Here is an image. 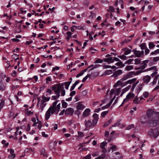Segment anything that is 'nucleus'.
Returning <instances> with one entry per match:
<instances>
[{
  "label": "nucleus",
  "instance_id": "nucleus-1",
  "mask_svg": "<svg viewBox=\"0 0 159 159\" xmlns=\"http://www.w3.org/2000/svg\"><path fill=\"white\" fill-rule=\"evenodd\" d=\"M146 116L148 118V123L153 125L157 124L159 122V112H154L153 110L148 109L147 111Z\"/></svg>",
  "mask_w": 159,
  "mask_h": 159
},
{
  "label": "nucleus",
  "instance_id": "nucleus-2",
  "mask_svg": "<svg viewBox=\"0 0 159 159\" xmlns=\"http://www.w3.org/2000/svg\"><path fill=\"white\" fill-rule=\"evenodd\" d=\"M37 99L38 100L37 106L40 110L42 111L46 106V102L49 101L50 98H47L43 96H42L41 98H38Z\"/></svg>",
  "mask_w": 159,
  "mask_h": 159
},
{
  "label": "nucleus",
  "instance_id": "nucleus-3",
  "mask_svg": "<svg viewBox=\"0 0 159 159\" xmlns=\"http://www.w3.org/2000/svg\"><path fill=\"white\" fill-rule=\"evenodd\" d=\"M58 102V101L56 100L54 102L50 107H51V110L52 111V114L55 113L57 114L59 111L60 109L61 103H59L57 104Z\"/></svg>",
  "mask_w": 159,
  "mask_h": 159
},
{
  "label": "nucleus",
  "instance_id": "nucleus-4",
  "mask_svg": "<svg viewBox=\"0 0 159 159\" xmlns=\"http://www.w3.org/2000/svg\"><path fill=\"white\" fill-rule=\"evenodd\" d=\"M135 96V94L134 93L131 92H129L126 96V98L123 100L120 106L124 105L125 103H127L129 101L132 100L134 98Z\"/></svg>",
  "mask_w": 159,
  "mask_h": 159
},
{
  "label": "nucleus",
  "instance_id": "nucleus-5",
  "mask_svg": "<svg viewBox=\"0 0 159 159\" xmlns=\"http://www.w3.org/2000/svg\"><path fill=\"white\" fill-rule=\"evenodd\" d=\"M136 85V84L134 83L132 84V86L129 85L125 88L122 89L120 96H122L125 93L128 91L130 89H131V91H133Z\"/></svg>",
  "mask_w": 159,
  "mask_h": 159
},
{
  "label": "nucleus",
  "instance_id": "nucleus-6",
  "mask_svg": "<svg viewBox=\"0 0 159 159\" xmlns=\"http://www.w3.org/2000/svg\"><path fill=\"white\" fill-rule=\"evenodd\" d=\"M148 135L150 136L156 138L159 135V132L158 129H152L148 133Z\"/></svg>",
  "mask_w": 159,
  "mask_h": 159
},
{
  "label": "nucleus",
  "instance_id": "nucleus-7",
  "mask_svg": "<svg viewBox=\"0 0 159 159\" xmlns=\"http://www.w3.org/2000/svg\"><path fill=\"white\" fill-rule=\"evenodd\" d=\"M54 89L56 91L59 92V94L61 93V96H64L66 94L65 90L63 87H61L60 84H57L56 85Z\"/></svg>",
  "mask_w": 159,
  "mask_h": 159
},
{
  "label": "nucleus",
  "instance_id": "nucleus-8",
  "mask_svg": "<svg viewBox=\"0 0 159 159\" xmlns=\"http://www.w3.org/2000/svg\"><path fill=\"white\" fill-rule=\"evenodd\" d=\"M152 77H153V81L151 83V84L152 85H154L157 82V80L159 77V74L157 71H155L152 73L151 75Z\"/></svg>",
  "mask_w": 159,
  "mask_h": 159
},
{
  "label": "nucleus",
  "instance_id": "nucleus-9",
  "mask_svg": "<svg viewBox=\"0 0 159 159\" xmlns=\"http://www.w3.org/2000/svg\"><path fill=\"white\" fill-rule=\"evenodd\" d=\"M37 122L36 123H34L32 126L33 127H34L35 129H38L40 130L42 127L41 122L39 120L38 117L36 116Z\"/></svg>",
  "mask_w": 159,
  "mask_h": 159
},
{
  "label": "nucleus",
  "instance_id": "nucleus-10",
  "mask_svg": "<svg viewBox=\"0 0 159 159\" xmlns=\"http://www.w3.org/2000/svg\"><path fill=\"white\" fill-rule=\"evenodd\" d=\"M148 119L146 116H143L139 118V121L142 124L148 123Z\"/></svg>",
  "mask_w": 159,
  "mask_h": 159
},
{
  "label": "nucleus",
  "instance_id": "nucleus-11",
  "mask_svg": "<svg viewBox=\"0 0 159 159\" xmlns=\"http://www.w3.org/2000/svg\"><path fill=\"white\" fill-rule=\"evenodd\" d=\"M91 110L90 109L87 108L82 113V118H85L90 115Z\"/></svg>",
  "mask_w": 159,
  "mask_h": 159
},
{
  "label": "nucleus",
  "instance_id": "nucleus-12",
  "mask_svg": "<svg viewBox=\"0 0 159 159\" xmlns=\"http://www.w3.org/2000/svg\"><path fill=\"white\" fill-rule=\"evenodd\" d=\"M119 86H120L121 87L125 86V82H123L120 80L118 81L114 85V88H117Z\"/></svg>",
  "mask_w": 159,
  "mask_h": 159
},
{
  "label": "nucleus",
  "instance_id": "nucleus-13",
  "mask_svg": "<svg viewBox=\"0 0 159 159\" xmlns=\"http://www.w3.org/2000/svg\"><path fill=\"white\" fill-rule=\"evenodd\" d=\"M86 107L81 102H78L76 106V108L78 110H82Z\"/></svg>",
  "mask_w": 159,
  "mask_h": 159
},
{
  "label": "nucleus",
  "instance_id": "nucleus-14",
  "mask_svg": "<svg viewBox=\"0 0 159 159\" xmlns=\"http://www.w3.org/2000/svg\"><path fill=\"white\" fill-rule=\"evenodd\" d=\"M51 109V107H49L47 111L45 114V119L46 120H48L50 117L51 115L53 114L52 113V111Z\"/></svg>",
  "mask_w": 159,
  "mask_h": 159
},
{
  "label": "nucleus",
  "instance_id": "nucleus-15",
  "mask_svg": "<svg viewBox=\"0 0 159 159\" xmlns=\"http://www.w3.org/2000/svg\"><path fill=\"white\" fill-rule=\"evenodd\" d=\"M97 124H94L93 121H91L90 120H88L86 122L85 125L87 128H89L93 127L95 126Z\"/></svg>",
  "mask_w": 159,
  "mask_h": 159
},
{
  "label": "nucleus",
  "instance_id": "nucleus-16",
  "mask_svg": "<svg viewBox=\"0 0 159 159\" xmlns=\"http://www.w3.org/2000/svg\"><path fill=\"white\" fill-rule=\"evenodd\" d=\"M74 112V110L71 108H67L65 111V114L67 115H72Z\"/></svg>",
  "mask_w": 159,
  "mask_h": 159
},
{
  "label": "nucleus",
  "instance_id": "nucleus-17",
  "mask_svg": "<svg viewBox=\"0 0 159 159\" xmlns=\"http://www.w3.org/2000/svg\"><path fill=\"white\" fill-rule=\"evenodd\" d=\"M137 81V79L133 78L132 79L129 80L125 82V86L128 84H132L134 83Z\"/></svg>",
  "mask_w": 159,
  "mask_h": 159
},
{
  "label": "nucleus",
  "instance_id": "nucleus-18",
  "mask_svg": "<svg viewBox=\"0 0 159 159\" xmlns=\"http://www.w3.org/2000/svg\"><path fill=\"white\" fill-rule=\"evenodd\" d=\"M151 79L150 76L147 75L143 77V80L144 83L146 84H148Z\"/></svg>",
  "mask_w": 159,
  "mask_h": 159
},
{
  "label": "nucleus",
  "instance_id": "nucleus-19",
  "mask_svg": "<svg viewBox=\"0 0 159 159\" xmlns=\"http://www.w3.org/2000/svg\"><path fill=\"white\" fill-rule=\"evenodd\" d=\"M122 73V70H119L116 71L111 76L115 78L121 75Z\"/></svg>",
  "mask_w": 159,
  "mask_h": 159
},
{
  "label": "nucleus",
  "instance_id": "nucleus-20",
  "mask_svg": "<svg viewBox=\"0 0 159 159\" xmlns=\"http://www.w3.org/2000/svg\"><path fill=\"white\" fill-rule=\"evenodd\" d=\"M93 117L94 119L92 120L93 121L94 124H97L98 119V115L96 113H94L93 115Z\"/></svg>",
  "mask_w": 159,
  "mask_h": 159
},
{
  "label": "nucleus",
  "instance_id": "nucleus-21",
  "mask_svg": "<svg viewBox=\"0 0 159 159\" xmlns=\"http://www.w3.org/2000/svg\"><path fill=\"white\" fill-rule=\"evenodd\" d=\"M113 58L112 57H110L109 58H105L104 59V61L107 62L108 63H111L113 62Z\"/></svg>",
  "mask_w": 159,
  "mask_h": 159
},
{
  "label": "nucleus",
  "instance_id": "nucleus-22",
  "mask_svg": "<svg viewBox=\"0 0 159 159\" xmlns=\"http://www.w3.org/2000/svg\"><path fill=\"white\" fill-rule=\"evenodd\" d=\"M54 92L56 93V95L52 96V98L53 100L58 98L60 96V95L59 94V92L58 91H56L55 89Z\"/></svg>",
  "mask_w": 159,
  "mask_h": 159
},
{
  "label": "nucleus",
  "instance_id": "nucleus-23",
  "mask_svg": "<svg viewBox=\"0 0 159 159\" xmlns=\"http://www.w3.org/2000/svg\"><path fill=\"white\" fill-rule=\"evenodd\" d=\"M149 62L148 60H146L144 61L142 64L141 66V68L143 69L145 68L147 65V63Z\"/></svg>",
  "mask_w": 159,
  "mask_h": 159
},
{
  "label": "nucleus",
  "instance_id": "nucleus-24",
  "mask_svg": "<svg viewBox=\"0 0 159 159\" xmlns=\"http://www.w3.org/2000/svg\"><path fill=\"white\" fill-rule=\"evenodd\" d=\"M25 113L27 116H30L34 114L33 112L29 110L28 108L25 109Z\"/></svg>",
  "mask_w": 159,
  "mask_h": 159
},
{
  "label": "nucleus",
  "instance_id": "nucleus-25",
  "mask_svg": "<svg viewBox=\"0 0 159 159\" xmlns=\"http://www.w3.org/2000/svg\"><path fill=\"white\" fill-rule=\"evenodd\" d=\"M132 51L134 52V54L137 57H140L142 54L140 51L135 50H133Z\"/></svg>",
  "mask_w": 159,
  "mask_h": 159
},
{
  "label": "nucleus",
  "instance_id": "nucleus-26",
  "mask_svg": "<svg viewBox=\"0 0 159 159\" xmlns=\"http://www.w3.org/2000/svg\"><path fill=\"white\" fill-rule=\"evenodd\" d=\"M134 68V66L132 65L126 66L125 68V70L126 71L130 70Z\"/></svg>",
  "mask_w": 159,
  "mask_h": 159
},
{
  "label": "nucleus",
  "instance_id": "nucleus-27",
  "mask_svg": "<svg viewBox=\"0 0 159 159\" xmlns=\"http://www.w3.org/2000/svg\"><path fill=\"white\" fill-rule=\"evenodd\" d=\"M133 102L134 104H138L140 102L139 98L137 97V96H136L133 100Z\"/></svg>",
  "mask_w": 159,
  "mask_h": 159
},
{
  "label": "nucleus",
  "instance_id": "nucleus-28",
  "mask_svg": "<svg viewBox=\"0 0 159 159\" xmlns=\"http://www.w3.org/2000/svg\"><path fill=\"white\" fill-rule=\"evenodd\" d=\"M115 95L116 96L120 94V93H121V88H119L118 89H115ZM121 93H120L121 94Z\"/></svg>",
  "mask_w": 159,
  "mask_h": 159
},
{
  "label": "nucleus",
  "instance_id": "nucleus-29",
  "mask_svg": "<svg viewBox=\"0 0 159 159\" xmlns=\"http://www.w3.org/2000/svg\"><path fill=\"white\" fill-rule=\"evenodd\" d=\"M129 78L132 77L134 75H135L134 71H130L126 74Z\"/></svg>",
  "mask_w": 159,
  "mask_h": 159
},
{
  "label": "nucleus",
  "instance_id": "nucleus-30",
  "mask_svg": "<svg viewBox=\"0 0 159 159\" xmlns=\"http://www.w3.org/2000/svg\"><path fill=\"white\" fill-rule=\"evenodd\" d=\"M124 50L125 51L124 54L125 55L129 54L131 52V50L127 48H124Z\"/></svg>",
  "mask_w": 159,
  "mask_h": 159
},
{
  "label": "nucleus",
  "instance_id": "nucleus-31",
  "mask_svg": "<svg viewBox=\"0 0 159 159\" xmlns=\"http://www.w3.org/2000/svg\"><path fill=\"white\" fill-rule=\"evenodd\" d=\"M78 136L77 139H80V138L83 137L84 136V133L81 132H78Z\"/></svg>",
  "mask_w": 159,
  "mask_h": 159
},
{
  "label": "nucleus",
  "instance_id": "nucleus-32",
  "mask_svg": "<svg viewBox=\"0 0 159 159\" xmlns=\"http://www.w3.org/2000/svg\"><path fill=\"white\" fill-rule=\"evenodd\" d=\"M18 133L19 135L21 134L22 133L21 130H20V129L18 127L16 128V131L15 132V135L16 136L18 135Z\"/></svg>",
  "mask_w": 159,
  "mask_h": 159
},
{
  "label": "nucleus",
  "instance_id": "nucleus-33",
  "mask_svg": "<svg viewBox=\"0 0 159 159\" xmlns=\"http://www.w3.org/2000/svg\"><path fill=\"white\" fill-rule=\"evenodd\" d=\"M159 54V49H157L150 53V55L155 56Z\"/></svg>",
  "mask_w": 159,
  "mask_h": 159
},
{
  "label": "nucleus",
  "instance_id": "nucleus-34",
  "mask_svg": "<svg viewBox=\"0 0 159 159\" xmlns=\"http://www.w3.org/2000/svg\"><path fill=\"white\" fill-rule=\"evenodd\" d=\"M41 154L45 157L47 156V153L46 152L45 149L44 148L42 149L41 151Z\"/></svg>",
  "mask_w": 159,
  "mask_h": 159
},
{
  "label": "nucleus",
  "instance_id": "nucleus-35",
  "mask_svg": "<svg viewBox=\"0 0 159 159\" xmlns=\"http://www.w3.org/2000/svg\"><path fill=\"white\" fill-rule=\"evenodd\" d=\"M116 65L119 66V67L121 68L122 67H124L125 66V64H123L122 62H117Z\"/></svg>",
  "mask_w": 159,
  "mask_h": 159
},
{
  "label": "nucleus",
  "instance_id": "nucleus-36",
  "mask_svg": "<svg viewBox=\"0 0 159 159\" xmlns=\"http://www.w3.org/2000/svg\"><path fill=\"white\" fill-rule=\"evenodd\" d=\"M55 87V86L51 87L50 89H48L47 90V92L49 93L50 94H52V90H54V88Z\"/></svg>",
  "mask_w": 159,
  "mask_h": 159
},
{
  "label": "nucleus",
  "instance_id": "nucleus-37",
  "mask_svg": "<svg viewBox=\"0 0 159 159\" xmlns=\"http://www.w3.org/2000/svg\"><path fill=\"white\" fill-rule=\"evenodd\" d=\"M149 95V93L148 92L145 91L143 93L142 96L144 98H147L148 97Z\"/></svg>",
  "mask_w": 159,
  "mask_h": 159
},
{
  "label": "nucleus",
  "instance_id": "nucleus-38",
  "mask_svg": "<svg viewBox=\"0 0 159 159\" xmlns=\"http://www.w3.org/2000/svg\"><path fill=\"white\" fill-rule=\"evenodd\" d=\"M67 39L69 40L71 37L72 35V33L70 31L67 32L66 33Z\"/></svg>",
  "mask_w": 159,
  "mask_h": 159
},
{
  "label": "nucleus",
  "instance_id": "nucleus-39",
  "mask_svg": "<svg viewBox=\"0 0 159 159\" xmlns=\"http://www.w3.org/2000/svg\"><path fill=\"white\" fill-rule=\"evenodd\" d=\"M111 103H112V102H110L108 104H107L106 106H104L102 107L101 108L102 109V110H104L105 109H106V108H108V107H109L110 106L111 104Z\"/></svg>",
  "mask_w": 159,
  "mask_h": 159
},
{
  "label": "nucleus",
  "instance_id": "nucleus-40",
  "mask_svg": "<svg viewBox=\"0 0 159 159\" xmlns=\"http://www.w3.org/2000/svg\"><path fill=\"white\" fill-rule=\"evenodd\" d=\"M113 73L112 70H108L106 71L104 73V74L105 75H109Z\"/></svg>",
  "mask_w": 159,
  "mask_h": 159
},
{
  "label": "nucleus",
  "instance_id": "nucleus-41",
  "mask_svg": "<svg viewBox=\"0 0 159 159\" xmlns=\"http://www.w3.org/2000/svg\"><path fill=\"white\" fill-rule=\"evenodd\" d=\"M149 48L150 49H152L154 48L155 46V45L152 42H149L148 44Z\"/></svg>",
  "mask_w": 159,
  "mask_h": 159
},
{
  "label": "nucleus",
  "instance_id": "nucleus-42",
  "mask_svg": "<svg viewBox=\"0 0 159 159\" xmlns=\"http://www.w3.org/2000/svg\"><path fill=\"white\" fill-rule=\"evenodd\" d=\"M129 79L127 75L124 76L120 80L123 82L125 80H126L127 79Z\"/></svg>",
  "mask_w": 159,
  "mask_h": 159
},
{
  "label": "nucleus",
  "instance_id": "nucleus-43",
  "mask_svg": "<svg viewBox=\"0 0 159 159\" xmlns=\"http://www.w3.org/2000/svg\"><path fill=\"white\" fill-rule=\"evenodd\" d=\"M134 64L136 65L139 64L140 63L141 61L140 60L139 58H136L134 60Z\"/></svg>",
  "mask_w": 159,
  "mask_h": 159
},
{
  "label": "nucleus",
  "instance_id": "nucleus-44",
  "mask_svg": "<svg viewBox=\"0 0 159 159\" xmlns=\"http://www.w3.org/2000/svg\"><path fill=\"white\" fill-rule=\"evenodd\" d=\"M134 59H129L126 61L125 63V64H129L132 63V62L133 61Z\"/></svg>",
  "mask_w": 159,
  "mask_h": 159
},
{
  "label": "nucleus",
  "instance_id": "nucleus-45",
  "mask_svg": "<svg viewBox=\"0 0 159 159\" xmlns=\"http://www.w3.org/2000/svg\"><path fill=\"white\" fill-rule=\"evenodd\" d=\"M115 89H112L110 92V98L111 97V96L115 94Z\"/></svg>",
  "mask_w": 159,
  "mask_h": 159
},
{
  "label": "nucleus",
  "instance_id": "nucleus-46",
  "mask_svg": "<svg viewBox=\"0 0 159 159\" xmlns=\"http://www.w3.org/2000/svg\"><path fill=\"white\" fill-rule=\"evenodd\" d=\"M90 76V74H88L85 77H84L82 80L83 82H85L87 79Z\"/></svg>",
  "mask_w": 159,
  "mask_h": 159
},
{
  "label": "nucleus",
  "instance_id": "nucleus-47",
  "mask_svg": "<svg viewBox=\"0 0 159 159\" xmlns=\"http://www.w3.org/2000/svg\"><path fill=\"white\" fill-rule=\"evenodd\" d=\"M118 57L119 58L123 60H126L127 59V57L124 55L120 56Z\"/></svg>",
  "mask_w": 159,
  "mask_h": 159
},
{
  "label": "nucleus",
  "instance_id": "nucleus-48",
  "mask_svg": "<svg viewBox=\"0 0 159 159\" xmlns=\"http://www.w3.org/2000/svg\"><path fill=\"white\" fill-rule=\"evenodd\" d=\"M134 124H131L127 127L126 129L130 130L131 129L134 128Z\"/></svg>",
  "mask_w": 159,
  "mask_h": 159
},
{
  "label": "nucleus",
  "instance_id": "nucleus-49",
  "mask_svg": "<svg viewBox=\"0 0 159 159\" xmlns=\"http://www.w3.org/2000/svg\"><path fill=\"white\" fill-rule=\"evenodd\" d=\"M108 113V111H104L101 113V116L102 117H104Z\"/></svg>",
  "mask_w": 159,
  "mask_h": 159
},
{
  "label": "nucleus",
  "instance_id": "nucleus-50",
  "mask_svg": "<svg viewBox=\"0 0 159 159\" xmlns=\"http://www.w3.org/2000/svg\"><path fill=\"white\" fill-rule=\"evenodd\" d=\"M62 105L63 107L66 108L68 106V104L65 102H62Z\"/></svg>",
  "mask_w": 159,
  "mask_h": 159
},
{
  "label": "nucleus",
  "instance_id": "nucleus-51",
  "mask_svg": "<svg viewBox=\"0 0 159 159\" xmlns=\"http://www.w3.org/2000/svg\"><path fill=\"white\" fill-rule=\"evenodd\" d=\"M5 89V86L2 84H0V91H3Z\"/></svg>",
  "mask_w": 159,
  "mask_h": 159
},
{
  "label": "nucleus",
  "instance_id": "nucleus-52",
  "mask_svg": "<svg viewBox=\"0 0 159 159\" xmlns=\"http://www.w3.org/2000/svg\"><path fill=\"white\" fill-rule=\"evenodd\" d=\"M106 142L105 141H104V142H102V143H101V144L100 145V147L102 148H104L106 145Z\"/></svg>",
  "mask_w": 159,
  "mask_h": 159
},
{
  "label": "nucleus",
  "instance_id": "nucleus-53",
  "mask_svg": "<svg viewBox=\"0 0 159 159\" xmlns=\"http://www.w3.org/2000/svg\"><path fill=\"white\" fill-rule=\"evenodd\" d=\"M10 155H11L12 156H13V157H15V155L14 154V151L13 149H11L10 150Z\"/></svg>",
  "mask_w": 159,
  "mask_h": 159
},
{
  "label": "nucleus",
  "instance_id": "nucleus-54",
  "mask_svg": "<svg viewBox=\"0 0 159 159\" xmlns=\"http://www.w3.org/2000/svg\"><path fill=\"white\" fill-rule=\"evenodd\" d=\"M12 57V58L15 60H17L19 59L18 56L16 54H14Z\"/></svg>",
  "mask_w": 159,
  "mask_h": 159
},
{
  "label": "nucleus",
  "instance_id": "nucleus-55",
  "mask_svg": "<svg viewBox=\"0 0 159 159\" xmlns=\"http://www.w3.org/2000/svg\"><path fill=\"white\" fill-rule=\"evenodd\" d=\"M91 14L89 16V18L93 19L96 17L95 13L91 12Z\"/></svg>",
  "mask_w": 159,
  "mask_h": 159
},
{
  "label": "nucleus",
  "instance_id": "nucleus-56",
  "mask_svg": "<svg viewBox=\"0 0 159 159\" xmlns=\"http://www.w3.org/2000/svg\"><path fill=\"white\" fill-rule=\"evenodd\" d=\"M153 61L155 62H157L159 61V57H156L153 58Z\"/></svg>",
  "mask_w": 159,
  "mask_h": 159
},
{
  "label": "nucleus",
  "instance_id": "nucleus-57",
  "mask_svg": "<svg viewBox=\"0 0 159 159\" xmlns=\"http://www.w3.org/2000/svg\"><path fill=\"white\" fill-rule=\"evenodd\" d=\"M20 11L21 14H25L27 12L26 10H24L22 8H21L20 9Z\"/></svg>",
  "mask_w": 159,
  "mask_h": 159
},
{
  "label": "nucleus",
  "instance_id": "nucleus-58",
  "mask_svg": "<svg viewBox=\"0 0 159 159\" xmlns=\"http://www.w3.org/2000/svg\"><path fill=\"white\" fill-rule=\"evenodd\" d=\"M51 78L50 77L48 76L46 78V82L47 83H48V82H50L51 81Z\"/></svg>",
  "mask_w": 159,
  "mask_h": 159
},
{
  "label": "nucleus",
  "instance_id": "nucleus-59",
  "mask_svg": "<svg viewBox=\"0 0 159 159\" xmlns=\"http://www.w3.org/2000/svg\"><path fill=\"white\" fill-rule=\"evenodd\" d=\"M103 60L102 59H97L95 62V63H102L103 62Z\"/></svg>",
  "mask_w": 159,
  "mask_h": 159
},
{
  "label": "nucleus",
  "instance_id": "nucleus-60",
  "mask_svg": "<svg viewBox=\"0 0 159 159\" xmlns=\"http://www.w3.org/2000/svg\"><path fill=\"white\" fill-rule=\"evenodd\" d=\"M84 73H83V71H82L79 74H78L76 76V78H78L80 76H81L83 75V74Z\"/></svg>",
  "mask_w": 159,
  "mask_h": 159
},
{
  "label": "nucleus",
  "instance_id": "nucleus-61",
  "mask_svg": "<svg viewBox=\"0 0 159 159\" xmlns=\"http://www.w3.org/2000/svg\"><path fill=\"white\" fill-rule=\"evenodd\" d=\"M114 7L111 6H110L109 7V9L108 10V11H111V12H113L114 11Z\"/></svg>",
  "mask_w": 159,
  "mask_h": 159
},
{
  "label": "nucleus",
  "instance_id": "nucleus-62",
  "mask_svg": "<svg viewBox=\"0 0 159 159\" xmlns=\"http://www.w3.org/2000/svg\"><path fill=\"white\" fill-rule=\"evenodd\" d=\"M31 129V126L29 124H28L27 127L26 128V130L27 131H29Z\"/></svg>",
  "mask_w": 159,
  "mask_h": 159
},
{
  "label": "nucleus",
  "instance_id": "nucleus-63",
  "mask_svg": "<svg viewBox=\"0 0 159 159\" xmlns=\"http://www.w3.org/2000/svg\"><path fill=\"white\" fill-rule=\"evenodd\" d=\"M65 87L66 89H68L70 85L67 82H65Z\"/></svg>",
  "mask_w": 159,
  "mask_h": 159
},
{
  "label": "nucleus",
  "instance_id": "nucleus-64",
  "mask_svg": "<svg viewBox=\"0 0 159 159\" xmlns=\"http://www.w3.org/2000/svg\"><path fill=\"white\" fill-rule=\"evenodd\" d=\"M83 159H91V156L90 155H88L84 157Z\"/></svg>",
  "mask_w": 159,
  "mask_h": 159
}]
</instances>
